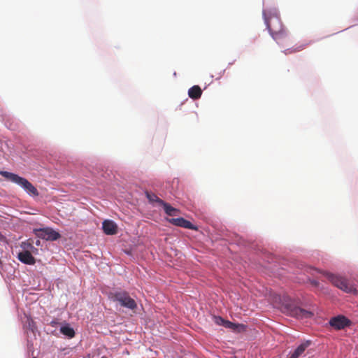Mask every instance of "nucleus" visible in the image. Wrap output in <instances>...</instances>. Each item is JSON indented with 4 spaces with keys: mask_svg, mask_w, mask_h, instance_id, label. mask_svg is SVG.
<instances>
[{
    "mask_svg": "<svg viewBox=\"0 0 358 358\" xmlns=\"http://www.w3.org/2000/svg\"><path fill=\"white\" fill-rule=\"evenodd\" d=\"M309 345L310 342L307 341L299 345L297 348L294 351V352L291 355L292 358H298L299 356H301L304 352L306 349L309 346Z\"/></svg>",
    "mask_w": 358,
    "mask_h": 358,
    "instance_id": "nucleus-12",
    "label": "nucleus"
},
{
    "mask_svg": "<svg viewBox=\"0 0 358 358\" xmlns=\"http://www.w3.org/2000/svg\"><path fill=\"white\" fill-rule=\"evenodd\" d=\"M33 358H36V357H33Z\"/></svg>",
    "mask_w": 358,
    "mask_h": 358,
    "instance_id": "nucleus-21",
    "label": "nucleus"
},
{
    "mask_svg": "<svg viewBox=\"0 0 358 358\" xmlns=\"http://www.w3.org/2000/svg\"><path fill=\"white\" fill-rule=\"evenodd\" d=\"M289 358H292V356H290Z\"/></svg>",
    "mask_w": 358,
    "mask_h": 358,
    "instance_id": "nucleus-20",
    "label": "nucleus"
},
{
    "mask_svg": "<svg viewBox=\"0 0 358 358\" xmlns=\"http://www.w3.org/2000/svg\"><path fill=\"white\" fill-rule=\"evenodd\" d=\"M102 358H104V357H102Z\"/></svg>",
    "mask_w": 358,
    "mask_h": 358,
    "instance_id": "nucleus-22",
    "label": "nucleus"
},
{
    "mask_svg": "<svg viewBox=\"0 0 358 358\" xmlns=\"http://www.w3.org/2000/svg\"><path fill=\"white\" fill-rule=\"evenodd\" d=\"M305 46H306L305 45H298L294 48H287V49L283 51V52L286 55L292 54V53H295V52H299V51L303 50Z\"/></svg>",
    "mask_w": 358,
    "mask_h": 358,
    "instance_id": "nucleus-16",
    "label": "nucleus"
},
{
    "mask_svg": "<svg viewBox=\"0 0 358 358\" xmlns=\"http://www.w3.org/2000/svg\"><path fill=\"white\" fill-rule=\"evenodd\" d=\"M265 23L272 38L280 43V41L285 38L287 36L286 29H285L278 14L275 11L273 13L266 11L263 12Z\"/></svg>",
    "mask_w": 358,
    "mask_h": 358,
    "instance_id": "nucleus-1",
    "label": "nucleus"
},
{
    "mask_svg": "<svg viewBox=\"0 0 358 358\" xmlns=\"http://www.w3.org/2000/svg\"><path fill=\"white\" fill-rule=\"evenodd\" d=\"M0 175L6 179L20 185L29 195L31 196H38L39 193L37 189L26 178L5 171H0Z\"/></svg>",
    "mask_w": 358,
    "mask_h": 358,
    "instance_id": "nucleus-2",
    "label": "nucleus"
},
{
    "mask_svg": "<svg viewBox=\"0 0 358 358\" xmlns=\"http://www.w3.org/2000/svg\"><path fill=\"white\" fill-rule=\"evenodd\" d=\"M329 324L336 330H341L352 324V322L344 315H338L329 320Z\"/></svg>",
    "mask_w": 358,
    "mask_h": 358,
    "instance_id": "nucleus-6",
    "label": "nucleus"
},
{
    "mask_svg": "<svg viewBox=\"0 0 358 358\" xmlns=\"http://www.w3.org/2000/svg\"><path fill=\"white\" fill-rule=\"evenodd\" d=\"M292 315L298 319H304L313 317V313L303 308L296 307L292 310Z\"/></svg>",
    "mask_w": 358,
    "mask_h": 358,
    "instance_id": "nucleus-10",
    "label": "nucleus"
},
{
    "mask_svg": "<svg viewBox=\"0 0 358 358\" xmlns=\"http://www.w3.org/2000/svg\"><path fill=\"white\" fill-rule=\"evenodd\" d=\"M202 90L199 85H194L188 90V95L193 99H198L201 96Z\"/></svg>",
    "mask_w": 358,
    "mask_h": 358,
    "instance_id": "nucleus-11",
    "label": "nucleus"
},
{
    "mask_svg": "<svg viewBox=\"0 0 358 358\" xmlns=\"http://www.w3.org/2000/svg\"><path fill=\"white\" fill-rule=\"evenodd\" d=\"M60 332L69 338H73L75 336V331L69 325L62 327L60 328Z\"/></svg>",
    "mask_w": 358,
    "mask_h": 358,
    "instance_id": "nucleus-14",
    "label": "nucleus"
},
{
    "mask_svg": "<svg viewBox=\"0 0 358 358\" xmlns=\"http://www.w3.org/2000/svg\"><path fill=\"white\" fill-rule=\"evenodd\" d=\"M325 275L332 284L338 288L347 293H350L354 291L355 289L353 286L345 278L330 273H326Z\"/></svg>",
    "mask_w": 358,
    "mask_h": 358,
    "instance_id": "nucleus-4",
    "label": "nucleus"
},
{
    "mask_svg": "<svg viewBox=\"0 0 358 358\" xmlns=\"http://www.w3.org/2000/svg\"><path fill=\"white\" fill-rule=\"evenodd\" d=\"M54 324H55V322H52V325L53 326Z\"/></svg>",
    "mask_w": 358,
    "mask_h": 358,
    "instance_id": "nucleus-19",
    "label": "nucleus"
},
{
    "mask_svg": "<svg viewBox=\"0 0 358 358\" xmlns=\"http://www.w3.org/2000/svg\"><path fill=\"white\" fill-rule=\"evenodd\" d=\"M34 231L36 236L46 241H56L61 236L57 231L49 227L35 229Z\"/></svg>",
    "mask_w": 358,
    "mask_h": 358,
    "instance_id": "nucleus-5",
    "label": "nucleus"
},
{
    "mask_svg": "<svg viewBox=\"0 0 358 358\" xmlns=\"http://www.w3.org/2000/svg\"><path fill=\"white\" fill-rule=\"evenodd\" d=\"M146 196L150 202H157L159 205H162L164 202L163 200L159 199L156 194L153 193L146 192Z\"/></svg>",
    "mask_w": 358,
    "mask_h": 358,
    "instance_id": "nucleus-15",
    "label": "nucleus"
},
{
    "mask_svg": "<svg viewBox=\"0 0 358 358\" xmlns=\"http://www.w3.org/2000/svg\"><path fill=\"white\" fill-rule=\"evenodd\" d=\"M17 257L21 262L26 264L33 265L36 262L35 258L31 252L27 250L19 252Z\"/></svg>",
    "mask_w": 358,
    "mask_h": 358,
    "instance_id": "nucleus-9",
    "label": "nucleus"
},
{
    "mask_svg": "<svg viewBox=\"0 0 358 358\" xmlns=\"http://www.w3.org/2000/svg\"><path fill=\"white\" fill-rule=\"evenodd\" d=\"M108 299L113 302H118L121 306L134 310L137 304L128 292L123 290H115L108 293Z\"/></svg>",
    "mask_w": 358,
    "mask_h": 358,
    "instance_id": "nucleus-3",
    "label": "nucleus"
},
{
    "mask_svg": "<svg viewBox=\"0 0 358 358\" xmlns=\"http://www.w3.org/2000/svg\"><path fill=\"white\" fill-rule=\"evenodd\" d=\"M162 206H163L165 213L169 216H176L180 213L178 209L172 207L168 203L164 202Z\"/></svg>",
    "mask_w": 358,
    "mask_h": 358,
    "instance_id": "nucleus-13",
    "label": "nucleus"
},
{
    "mask_svg": "<svg viewBox=\"0 0 358 358\" xmlns=\"http://www.w3.org/2000/svg\"><path fill=\"white\" fill-rule=\"evenodd\" d=\"M224 323H225L224 327L228 328V329H236L239 326V325L236 324H234L230 321H228V320H226V322H224Z\"/></svg>",
    "mask_w": 358,
    "mask_h": 358,
    "instance_id": "nucleus-18",
    "label": "nucleus"
},
{
    "mask_svg": "<svg viewBox=\"0 0 358 358\" xmlns=\"http://www.w3.org/2000/svg\"><path fill=\"white\" fill-rule=\"evenodd\" d=\"M169 222L178 227H183L185 229H196V227H194L189 221L182 218H171L168 220Z\"/></svg>",
    "mask_w": 358,
    "mask_h": 358,
    "instance_id": "nucleus-7",
    "label": "nucleus"
},
{
    "mask_svg": "<svg viewBox=\"0 0 358 358\" xmlns=\"http://www.w3.org/2000/svg\"><path fill=\"white\" fill-rule=\"evenodd\" d=\"M103 232L107 235H114L117 232V226L112 220H104L102 224Z\"/></svg>",
    "mask_w": 358,
    "mask_h": 358,
    "instance_id": "nucleus-8",
    "label": "nucleus"
},
{
    "mask_svg": "<svg viewBox=\"0 0 358 358\" xmlns=\"http://www.w3.org/2000/svg\"><path fill=\"white\" fill-rule=\"evenodd\" d=\"M213 320H214L215 323H216L217 324L224 327V325H225L224 322H226V320H224L222 317H219V316H215L213 317Z\"/></svg>",
    "mask_w": 358,
    "mask_h": 358,
    "instance_id": "nucleus-17",
    "label": "nucleus"
}]
</instances>
